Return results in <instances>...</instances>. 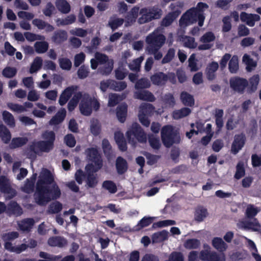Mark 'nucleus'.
Segmentation results:
<instances>
[{
    "label": "nucleus",
    "instance_id": "3c124183",
    "mask_svg": "<svg viewBox=\"0 0 261 261\" xmlns=\"http://www.w3.org/2000/svg\"><path fill=\"white\" fill-rule=\"evenodd\" d=\"M229 70L231 73H236L239 69V63L238 58L233 56L229 60L228 63Z\"/></svg>",
    "mask_w": 261,
    "mask_h": 261
},
{
    "label": "nucleus",
    "instance_id": "338daca9",
    "mask_svg": "<svg viewBox=\"0 0 261 261\" xmlns=\"http://www.w3.org/2000/svg\"><path fill=\"white\" fill-rule=\"evenodd\" d=\"M95 58L100 65L105 64L110 60L107 55L98 52L95 53Z\"/></svg>",
    "mask_w": 261,
    "mask_h": 261
},
{
    "label": "nucleus",
    "instance_id": "37998d69",
    "mask_svg": "<svg viewBox=\"0 0 261 261\" xmlns=\"http://www.w3.org/2000/svg\"><path fill=\"white\" fill-rule=\"evenodd\" d=\"M65 116L66 111L65 110L62 112H58L50 120V124L54 125L60 124L64 120Z\"/></svg>",
    "mask_w": 261,
    "mask_h": 261
},
{
    "label": "nucleus",
    "instance_id": "774afa93",
    "mask_svg": "<svg viewBox=\"0 0 261 261\" xmlns=\"http://www.w3.org/2000/svg\"><path fill=\"white\" fill-rule=\"evenodd\" d=\"M55 10V8L54 5L51 2H48L46 4L45 8L43 10V13L45 16L50 17Z\"/></svg>",
    "mask_w": 261,
    "mask_h": 261
},
{
    "label": "nucleus",
    "instance_id": "bf43d9fd",
    "mask_svg": "<svg viewBox=\"0 0 261 261\" xmlns=\"http://www.w3.org/2000/svg\"><path fill=\"white\" fill-rule=\"evenodd\" d=\"M148 142L150 146L154 149H159L161 147V143L159 138L153 135H149Z\"/></svg>",
    "mask_w": 261,
    "mask_h": 261
},
{
    "label": "nucleus",
    "instance_id": "bb28decb",
    "mask_svg": "<svg viewBox=\"0 0 261 261\" xmlns=\"http://www.w3.org/2000/svg\"><path fill=\"white\" fill-rule=\"evenodd\" d=\"M34 224L35 221L33 218H26L22 220L18 225L21 230L29 232L33 228Z\"/></svg>",
    "mask_w": 261,
    "mask_h": 261
},
{
    "label": "nucleus",
    "instance_id": "09e8293b",
    "mask_svg": "<svg viewBox=\"0 0 261 261\" xmlns=\"http://www.w3.org/2000/svg\"><path fill=\"white\" fill-rule=\"evenodd\" d=\"M143 60V58L140 57L134 60L132 63H130L128 65L129 68L130 70L136 72L140 71L141 64Z\"/></svg>",
    "mask_w": 261,
    "mask_h": 261
},
{
    "label": "nucleus",
    "instance_id": "603ef678",
    "mask_svg": "<svg viewBox=\"0 0 261 261\" xmlns=\"http://www.w3.org/2000/svg\"><path fill=\"white\" fill-rule=\"evenodd\" d=\"M90 73L89 68L88 66L85 65H82L77 71L78 77L80 79H85L88 75Z\"/></svg>",
    "mask_w": 261,
    "mask_h": 261
},
{
    "label": "nucleus",
    "instance_id": "f3484780",
    "mask_svg": "<svg viewBox=\"0 0 261 261\" xmlns=\"http://www.w3.org/2000/svg\"><path fill=\"white\" fill-rule=\"evenodd\" d=\"M150 80L153 85H164L167 82V74L163 72H158L151 75Z\"/></svg>",
    "mask_w": 261,
    "mask_h": 261
},
{
    "label": "nucleus",
    "instance_id": "49530a36",
    "mask_svg": "<svg viewBox=\"0 0 261 261\" xmlns=\"http://www.w3.org/2000/svg\"><path fill=\"white\" fill-rule=\"evenodd\" d=\"M35 183L31 181L30 179L27 178L25 181V184L23 187L21 188V190L27 194L32 193L34 190Z\"/></svg>",
    "mask_w": 261,
    "mask_h": 261
},
{
    "label": "nucleus",
    "instance_id": "a211bd4d",
    "mask_svg": "<svg viewBox=\"0 0 261 261\" xmlns=\"http://www.w3.org/2000/svg\"><path fill=\"white\" fill-rule=\"evenodd\" d=\"M32 23L39 30L45 29V31L47 33L51 32L55 29V28L53 25L39 18H35L33 19L32 21Z\"/></svg>",
    "mask_w": 261,
    "mask_h": 261
},
{
    "label": "nucleus",
    "instance_id": "2eb2a0df",
    "mask_svg": "<svg viewBox=\"0 0 261 261\" xmlns=\"http://www.w3.org/2000/svg\"><path fill=\"white\" fill-rule=\"evenodd\" d=\"M134 97L135 98L149 102H153L155 100L153 94L150 91L145 90L136 91L134 93Z\"/></svg>",
    "mask_w": 261,
    "mask_h": 261
},
{
    "label": "nucleus",
    "instance_id": "a18cd8bd",
    "mask_svg": "<svg viewBox=\"0 0 261 261\" xmlns=\"http://www.w3.org/2000/svg\"><path fill=\"white\" fill-rule=\"evenodd\" d=\"M153 220V218L152 217H144L138 223V224L136 226L137 227L136 229L140 230L145 227L148 226L152 223Z\"/></svg>",
    "mask_w": 261,
    "mask_h": 261
},
{
    "label": "nucleus",
    "instance_id": "39448f33",
    "mask_svg": "<svg viewBox=\"0 0 261 261\" xmlns=\"http://www.w3.org/2000/svg\"><path fill=\"white\" fill-rule=\"evenodd\" d=\"M166 40L165 36L156 32H152L146 38V42L147 44L146 50L156 51L159 50L164 44Z\"/></svg>",
    "mask_w": 261,
    "mask_h": 261
},
{
    "label": "nucleus",
    "instance_id": "6e6d98bb",
    "mask_svg": "<svg viewBox=\"0 0 261 261\" xmlns=\"http://www.w3.org/2000/svg\"><path fill=\"white\" fill-rule=\"evenodd\" d=\"M150 86V84L147 79L141 78L138 80L135 84V88L138 90L148 88Z\"/></svg>",
    "mask_w": 261,
    "mask_h": 261
},
{
    "label": "nucleus",
    "instance_id": "864d4df0",
    "mask_svg": "<svg viewBox=\"0 0 261 261\" xmlns=\"http://www.w3.org/2000/svg\"><path fill=\"white\" fill-rule=\"evenodd\" d=\"M17 73V70L15 67H6L2 71V75L6 78L13 77Z\"/></svg>",
    "mask_w": 261,
    "mask_h": 261
},
{
    "label": "nucleus",
    "instance_id": "79ce46f5",
    "mask_svg": "<svg viewBox=\"0 0 261 261\" xmlns=\"http://www.w3.org/2000/svg\"><path fill=\"white\" fill-rule=\"evenodd\" d=\"M36 51L38 54L45 53L48 48V44L46 41H37L34 44Z\"/></svg>",
    "mask_w": 261,
    "mask_h": 261
},
{
    "label": "nucleus",
    "instance_id": "473e14b6",
    "mask_svg": "<svg viewBox=\"0 0 261 261\" xmlns=\"http://www.w3.org/2000/svg\"><path fill=\"white\" fill-rule=\"evenodd\" d=\"M0 138L5 144L9 143L11 138L10 132L4 124L0 125Z\"/></svg>",
    "mask_w": 261,
    "mask_h": 261
},
{
    "label": "nucleus",
    "instance_id": "a878e982",
    "mask_svg": "<svg viewBox=\"0 0 261 261\" xmlns=\"http://www.w3.org/2000/svg\"><path fill=\"white\" fill-rule=\"evenodd\" d=\"M58 10L62 14H68L71 11V6L66 0H58L55 2Z\"/></svg>",
    "mask_w": 261,
    "mask_h": 261
},
{
    "label": "nucleus",
    "instance_id": "72a5a7b5",
    "mask_svg": "<svg viewBox=\"0 0 261 261\" xmlns=\"http://www.w3.org/2000/svg\"><path fill=\"white\" fill-rule=\"evenodd\" d=\"M207 215V209L203 206H198L194 214L195 220L197 222L202 221Z\"/></svg>",
    "mask_w": 261,
    "mask_h": 261
},
{
    "label": "nucleus",
    "instance_id": "2f4dec72",
    "mask_svg": "<svg viewBox=\"0 0 261 261\" xmlns=\"http://www.w3.org/2000/svg\"><path fill=\"white\" fill-rule=\"evenodd\" d=\"M114 67V61L112 59H110V61L105 64L102 66L99 67L98 72L102 75H109Z\"/></svg>",
    "mask_w": 261,
    "mask_h": 261
},
{
    "label": "nucleus",
    "instance_id": "9b49d317",
    "mask_svg": "<svg viewBox=\"0 0 261 261\" xmlns=\"http://www.w3.org/2000/svg\"><path fill=\"white\" fill-rule=\"evenodd\" d=\"M80 110L84 116H90L92 112V98L90 97H84L80 104Z\"/></svg>",
    "mask_w": 261,
    "mask_h": 261
},
{
    "label": "nucleus",
    "instance_id": "aec40b11",
    "mask_svg": "<svg viewBox=\"0 0 261 261\" xmlns=\"http://www.w3.org/2000/svg\"><path fill=\"white\" fill-rule=\"evenodd\" d=\"M219 68L218 63L213 61L210 63L206 69V77L209 81H213L216 77L215 72Z\"/></svg>",
    "mask_w": 261,
    "mask_h": 261
},
{
    "label": "nucleus",
    "instance_id": "ddd939ff",
    "mask_svg": "<svg viewBox=\"0 0 261 261\" xmlns=\"http://www.w3.org/2000/svg\"><path fill=\"white\" fill-rule=\"evenodd\" d=\"M186 12L192 19V23H194L198 21V25L200 27L203 26L205 19L204 14L199 13L195 7L190 9Z\"/></svg>",
    "mask_w": 261,
    "mask_h": 261
},
{
    "label": "nucleus",
    "instance_id": "5701e85b",
    "mask_svg": "<svg viewBox=\"0 0 261 261\" xmlns=\"http://www.w3.org/2000/svg\"><path fill=\"white\" fill-rule=\"evenodd\" d=\"M116 168L119 174H124L128 169L127 161L122 157L118 156L116 161Z\"/></svg>",
    "mask_w": 261,
    "mask_h": 261
},
{
    "label": "nucleus",
    "instance_id": "0e129e2a",
    "mask_svg": "<svg viewBox=\"0 0 261 261\" xmlns=\"http://www.w3.org/2000/svg\"><path fill=\"white\" fill-rule=\"evenodd\" d=\"M19 237V233L17 231H11L3 233L2 239L4 241H11L17 239Z\"/></svg>",
    "mask_w": 261,
    "mask_h": 261
},
{
    "label": "nucleus",
    "instance_id": "423d86ee",
    "mask_svg": "<svg viewBox=\"0 0 261 261\" xmlns=\"http://www.w3.org/2000/svg\"><path fill=\"white\" fill-rule=\"evenodd\" d=\"M0 191L5 195L6 200H10L17 195L16 190L12 187L9 180L4 175L0 176Z\"/></svg>",
    "mask_w": 261,
    "mask_h": 261
},
{
    "label": "nucleus",
    "instance_id": "e2e57ef3",
    "mask_svg": "<svg viewBox=\"0 0 261 261\" xmlns=\"http://www.w3.org/2000/svg\"><path fill=\"white\" fill-rule=\"evenodd\" d=\"M216 39L214 34L212 32H208L203 34L200 38V41L203 43H210L214 41Z\"/></svg>",
    "mask_w": 261,
    "mask_h": 261
},
{
    "label": "nucleus",
    "instance_id": "c756f323",
    "mask_svg": "<svg viewBox=\"0 0 261 261\" xmlns=\"http://www.w3.org/2000/svg\"><path fill=\"white\" fill-rule=\"evenodd\" d=\"M180 12L178 10L174 11L167 14L162 20V25L165 27L169 26L173 21L178 17Z\"/></svg>",
    "mask_w": 261,
    "mask_h": 261
},
{
    "label": "nucleus",
    "instance_id": "6e6552de",
    "mask_svg": "<svg viewBox=\"0 0 261 261\" xmlns=\"http://www.w3.org/2000/svg\"><path fill=\"white\" fill-rule=\"evenodd\" d=\"M126 135L129 140L134 136L139 142L144 143L146 141V134L141 126L136 122L132 124L130 129L127 131Z\"/></svg>",
    "mask_w": 261,
    "mask_h": 261
},
{
    "label": "nucleus",
    "instance_id": "a19ab883",
    "mask_svg": "<svg viewBox=\"0 0 261 261\" xmlns=\"http://www.w3.org/2000/svg\"><path fill=\"white\" fill-rule=\"evenodd\" d=\"M76 20V16L74 14H70L68 15L64 19H58L57 22L58 25H67L72 24Z\"/></svg>",
    "mask_w": 261,
    "mask_h": 261
},
{
    "label": "nucleus",
    "instance_id": "dca6fc26",
    "mask_svg": "<svg viewBox=\"0 0 261 261\" xmlns=\"http://www.w3.org/2000/svg\"><path fill=\"white\" fill-rule=\"evenodd\" d=\"M68 38L67 32L63 30H58L55 31L51 39L56 44L59 45L67 40Z\"/></svg>",
    "mask_w": 261,
    "mask_h": 261
},
{
    "label": "nucleus",
    "instance_id": "f257e3e1",
    "mask_svg": "<svg viewBox=\"0 0 261 261\" xmlns=\"http://www.w3.org/2000/svg\"><path fill=\"white\" fill-rule=\"evenodd\" d=\"M61 195V191L56 182L44 187L40 192L35 193L34 199L39 205L44 206L51 200L59 199Z\"/></svg>",
    "mask_w": 261,
    "mask_h": 261
},
{
    "label": "nucleus",
    "instance_id": "7c9ffc66",
    "mask_svg": "<svg viewBox=\"0 0 261 261\" xmlns=\"http://www.w3.org/2000/svg\"><path fill=\"white\" fill-rule=\"evenodd\" d=\"M191 113V110L187 107H184L179 110H175L172 114L173 119L178 120L185 117Z\"/></svg>",
    "mask_w": 261,
    "mask_h": 261
},
{
    "label": "nucleus",
    "instance_id": "5fc2aeb1",
    "mask_svg": "<svg viewBox=\"0 0 261 261\" xmlns=\"http://www.w3.org/2000/svg\"><path fill=\"white\" fill-rule=\"evenodd\" d=\"M245 174V170L244 164L242 162H239L236 166V172L234 174V178L239 179Z\"/></svg>",
    "mask_w": 261,
    "mask_h": 261
},
{
    "label": "nucleus",
    "instance_id": "8fccbe9b",
    "mask_svg": "<svg viewBox=\"0 0 261 261\" xmlns=\"http://www.w3.org/2000/svg\"><path fill=\"white\" fill-rule=\"evenodd\" d=\"M111 83V89L116 91H122L127 87V84L124 81L117 82L113 80Z\"/></svg>",
    "mask_w": 261,
    "mask_h": 261
},
{
    "label": "nucleus",
    "instance_id": "b1692460",
    "mask_svg": "<svg viewBox=\"0 0 261 261\" xmlns=\"http://www.w3.org/2000/svg\"><path fill=\"white\" fill-rule=\"evenodd\" d=\"M48 244L53 247H63L67 244V240L60 236L52 237L49 238Z\"/></svg>",
    "mask_w": 261,
    "mask_h": 261
},
{
    "label": "nucleus",
    "instance_id": "69168bd1",
    "mask_svg": "<svg viewBox=\"0 0 261 261\" xmlns=\"http://www.w3.org/2000/svg\"><path fill=\"white\" fill-rule=\"evenodd\" d=\"M223 26L222 31L224 33L229 32L231 29V23L230 22V17L228 16H225L223 19Z\"/></svg>",
    "mask_w": 261,
    "mask_h": 261
},
{
    "label": "nucleus",
    "instance_id": "6ab92c4d",
    "mask_svg": "<svg viewBox=\"0 0 261 261\" xmlns=\"http://www.w3.org/2000/svg\"><path fill=\"white\" fill-rule=\"evenodd\" d=\"M114 139L119 150L122 151H125L127 147L123 134L120 131L116 132L114 134Z\"/></svg>",
    "mask_w": 261,
    "mask_h": 261
},
{
    "label": "nucleus",
    "instance_id": "cd10ccee",
    "mask_svg": "<svg viewBox=\"0 0 261 261\" xmlns=\"http://www.w3.org/2000/svg\"><path fill=\"white\" fill-rule=\"evenodd\" d=\"M212 244L213 246L220 252L225 251L228 247L227 244L224 242L222 238L219 237L214 238Z\"/></svg>",
    "mask_w": 261,
    "mask_h": 261
},
{
    "label": "nucleus",
    "instance_id": "c9c22d12",
    "mask_svg": "<svg viewBox=\"0 0 261 261\" xmlns=\"http://www.w3.org/2000/svg\"><path fill=\"white\" fill-rule=\"evenodd\" d=\"M154 110V107L150 103H144L140 106L139 114H144L145 115L151 116Z\"/></svg>",
    "mask_w": 261,
    "mask_h": 261
},
{
    "label": "nucleus",
    "instance_id": "393cba45",
    "mask_svg": "<svg viewBox=\"0 0 261 261\" xmlns=\"http://www.w3.org/2000/svg\"><path fill=\"white\" fill-rule=\"evenodd\" d=\"M127 112V106L126 103L119 105L116 109V116L121 123H123L126 120Z\"/></svg>",
    "mask_w": 261,
    "mask_h": 261
},
{
    "label": "nucleus",
    "instance_id": "c03bdc74",
    "mask_svg": "<svg viewBox=\"0 0 261 261\" xmlns=\"http://www.w3.org/2000/svg\"><path fill=\"white\" fill-rule=\"evenodd\" d=\"M102 187L111 194H114L117 191V188L116 184L112 180L104 181L102 183Z\"/></svg>",
    "mask_w": 261,
    "mask_h": 261
},
{
    "label": "nucleus",
    "instance_id": "13d9d810",
    "mask_svg": "<svg viewBox=\"0 0 261 261\" xmlns=\"http://www.w3.org/2000/svg\"><path fill=\"white\" fill-rule=\"evenodd\" d=\"M175 50L173 48H170L166 55L162 60V63L164 64L171 62L175 57Z\"/></svg>",
    "mask_w": 261,
    "mask_h": 261
},
{
    "label": "nucleus",
    "instance_id": "7ed1b4c3",
    "mask_svg": "<svg viewBox=\"0 0 261 261\" xmlns=\"http://www.w3.org/2000/svg\"><path fill=\"white\" fill-rule=\"evenodd\" d=\"M161 139L164 146L170 147L174 144H178L180 137L178 132L171 125L164 126L161 132Z\"/></svg>",
    "mask_w": 261,
    "mask_h": 261
},
{
    "label": "nucleus",
    "instance_id": "ea45409f",
    "mask_svg": "<svg viewBox=\"0 0 261 261\" xmlns=\"http://www.w3.org/2000/svg\"><path fill=\"white\" fill-rule=\"evenodd\" d=\"M86 185L88 188H94L98 184V180L96 174L86 175Z\"/></svg>",
    "mask_w": 261,
    "mask_h": 261
},
{
    "label": "nucleus",
    "instance_id": "0eeeda50",
    "mask_svg": "<svg viewBox=\"0 0 261 261\" xmlns=\"http://www.w3.org/2000/svg\"><path fill=\"white\" fill-rule=\"evenodd\" d=\"M55 181L54 177L48 169H46L43 173H42L38 179L36 188V192L38 193L40 192L44 187L50 186Z\"/></svg>",
    "mask_w": 261,
    "mask_h": 261
},
{
    "label": "nucleus",
    "instance_id": "58836bf2",
    "mask_svg": "<svg viewBox=\"0 0 261 261\" xmlns=\"http://www.w3.org/2000/svg\"><path fill=\"white\" fill-rule=\"evenodd\" d=\"M42 62L43 61L41 57H36L31 65L30 72L34 73L39 70L42 67Z\"/></svg>",
    "mask_w": 261,
    "mask_h": 261
},
{
    "label": "nucleus",
    "instance_id": "9d476101",
    "mask_svg": "<svg viewBox=\"0 0 261 261\" xmlns=\"http://www.w3.org/2000/svg\"><path fill=\"white\" fill-rule=\"evenodd\" d=\"M246 141V137L243 133L236 135L234 141L231 145L232 152L237 154L244 146Z\"/></svg>",
    "mask_w": 261,
    "mask_h": 261
},
{
    "label": "nucleus",
    "instance_id": "680f3d73",
    "mask_svg": "<svg viewBox=\"0 0 261 261\" xmlns=\"http://www.w3.org/2000/svg\"><path fill=\"white\" fill-rule=\"evenodd\" d=\"M102 167V164H101V165H95V166H94L92 163L88 164L85 167L86 174V175L94 174V173L97 172Z\"/></svg>",
    "mask_w": 261,
    "mask_h": 261
},
{
    "label": "nucleus",
    "instance_id": "1a4fd4ad",
    "mask_svg": "<svg viewBox=\"0 0 261 261\" xmlns=\"http://www.w3.org/2000/svg\"><path fill=\"white\" fill-rule=\"evenodd\" d=\"M230 88L236 92L242 94L248 85V81L239 76L232 77L229 80Z\"/></svg>",
    "mask_w": 261,
    "mask_h": 261
},
{
    "label": "nucleus",
    "instance_id": "4468645a",
    "mask_svg": "<svg viewBox=\"0 0 261 261\" xmlns=\"http://www.w3.org/2000/svg\"><path fill=\"white\" fill-rule=\"evenodd\" d=\"M22 209L15 201H11L6 206V213L9 215L20 216L22 214Z\"/></svg>",
    "mask_w": 261,
    "mask_h": 261
},
{
    "label": "nucleus",
    "instance_id": "4c0bfd02",
    "mask_svg": "<svg viewBox=\"0 0 261 261\" xmlns=\"http://www.w3.org/2000/svg\"><path fill=\"white\" fill-rule=\"evenodd\" d=\"M200 245V242L197 239H190L186 241L184 246L188 249H197Z\"/></svg>",
    "mask_w": 261,
    "mask_h": 261
},
{
    "label": "nucleus",
    "instance_id": "e433bc0d",
    "mask_svg": "<svg viewBox=\"0 0 261 261\" xmlns=\"http://www.w3.org/2000/svg\"><path fill=\"white\" fill-rule=\"evenodd\" d=\"M3 119L4 122L10 127H14L15 125V120L11 113L7 111H4L2 113Z\"/></svg>",
    "mask_w": 261,
    "mask_h": 261
},
{
    "label": "nucleus",
    "instance_id": "c85d7f7f",
    "mask_svg": "<svg viewBox=\"0 0 261 261\" xmlns=\"http://www.w3.org/2000/svg\"><path fill=\"white\" fill-rule=\"evenodd\" d=\"M243 227L246 229H251L253 231H259L261 226L256 218H253V221H245L242 222Z\"/></svg>",
    "mask_w": 261,
    "mask_h": 261
},
{
    "label": "nucleus",
    "instance_id": "4d7b16f0",
    "mask_svg": "<svg viewBox=\"0 0 261 261\" xmlns=\"http://www.w3.org/2000/svg\"><path fill=\"white\" fill-rule=\"evenodd\" d=\"M60 67L63 70H69L72 66L71 61L67 58H62L59 59Z\"/></svg>",
    "mask_w": 261,
    "mask_h": 261
},
{
    "label": "nucleus",
    "instance_id": "412c9836",
    "mask_svg": "<svg viewBox=\"0 0 261 261\" xmlns=\"http://www.w3.org/2000/svg\"><path fill=\"white\" fill-rule=\"evenodd\" d=\"M180 99L182 103L186 107H192L195 104L193 96L186 91L180 93Z\"/></svg>",
    "mask_w": 261,
    "mask_h": 261
},
{
    "label": "nucleus",
    "instance_id": "f704fd0d",
    "mask_svg": "<svg viewBox=\"0 0 261 261\" xmlns=\"http://www.w3.org/2000/svg\"><path fill=\"white\" fill-rule=\"evenodd\" d=\"M28 141V139L25 137L14 138L11 141L10 147L12 149L21 147L25 145L27 143Z\"/></svg>",
    "mask_w": 261,
    "mask_h": 261
},
{
    "label": "nucleus",
    "instance_id": "20e7f679",
    "mask_svg": "<svg viewBox=\"0 0 261 261\" xmlns=\"http://www.w3.org/2000/svg\"><path fill=\"white\" fill-rule=\"evenodd\" d=\"M141 16L138 22L140 24L149 22L153 19H160L162 15V10L158 6L149 8H143L140 10Z\"/></svg>",
    "mask_w": 261,
    "mask_h": 261
},
{
    "label": "nucleus",
    "instance_id": "de8ad7c7",
    "mask_svg": "<svg viewBox=\"0 0 261 261\" xmlns=\"http://www.w3.org/2000/svg\"><path fill=\"white\" fill-rule=\"evenodd\" d=\"M62 203L56 201L49 205L48 211L50 214H57L62 211Z\"/></svg>",
    "mask_w": 261,
    "mask_h": 261
},
{
    "label": "nucleus",
    "instance_id": "052dcab7",
    "mask_svg": "<svg viewBox=\"0 0 261 261\" xmlns=\"http://www.w3.org/2000/svg\"><path fill=\"white\" fill-rule=\"evenodd\" d=\"M176 224V222L174 220H166L163 221H160L157 222H155L152 224V227L156 228L158 227H163L170 225H173Z\"/></svg>",
    "mask_w": 261,
    "mask_h": 261
},
{
    "label": "nucleus",
    "instance_id": "f8f14e48",
    "mask_svg": "<svg viewBox=\"0 0 261 261\" xmlns=\"http://www.w3.org/2000/svg\"><path fill=\"white\" fill-rule=\"evenodd\" d=\"M86 153L88 159L93 162L95 165H101L102 164V160L101 155L96 148H89L86 150Z\"/></svg>",
    "mask_w": 261,
    "mask_h": 261
},
{
    "label": "nucleus",
    "instance_id": "4be33fe9",
    "mask_svg": "<svg viewBox=\"0 0 261 261\" xmlns=\"http://www.w3.org/2000/svg\"><path fill=\"white\" fill-rule=\"evenodd\" d=\"M139 8L138 7H134L129 12H128L125 17L126 25H130L136 22L138 16Z\"/></svg>",
    "mask_w": 261,
    "mask_h": 261
},
{
    "label": "nucleus",
    "instance_id": "f03ea898",
    "mask_svg": "<svg viewBox=\"0 0 261 261\" xmlns=\"http://www.w3.org/2000/svg\"><path fill=\"white\" fill-rule=\"evenodd\" d=\"M44 140L38 141L33 143L29 146V149L35 154L39 151L49 152L54 147V142L56 140V135L53 130H45L41 135Z\"/></svg>",
    "mask_w": 261,
    "mask_h": 261
}]
</instances>
